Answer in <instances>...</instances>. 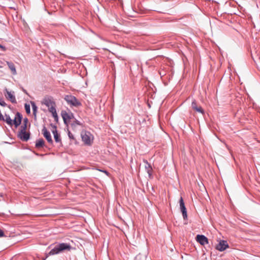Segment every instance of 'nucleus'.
Returning a JSON list of instances; mask_svg holds the SVG:
<instances>
[{
	"instance_id": "f257e3e1",
	"label": "nucleus",
	"mask_w": 260,
	"mask_h": 260,
	"mask_svg": "<svg viewBox=\"0 0 260 260\" xmlns=\"http://www.w3.org/2000/svg\"><path fill=\"white\" fill-rule=\"evenodd\" d=\"M72 247L70 244L61 243L56 244L49 252L50 255H55L62 252L66 250L70 251Z\"/></svg>"
},
{
	"instance_id": "f03ea898",
	"label": "nucleus",
	"mask_w": 260,
	"mask_h": 260,
	"mask_svg": "<svg viewBox=\"0 0 260 260\" xmlns=\"http://www.w3.org/2000/svg\"><path fill=\"white\" fill-rule=\"evenodd\" d=\"M64 99L71 107H78L81 106V102L72 95H66Z\"/></svg>"
},
{
	"instance_id": "7ed1b4c3",
	"label": "nucleus",
	"mask_w": 260,
	"mask_h": 260,
	"mask_svg": "<svg viewBox=\"0 0 260 260\" xmlns=\"http://www.w3.org/2000/svg\"><path fill=\"white\" fill-rule=\"evenodd\" d=\"M251 56L255 64L257 66V63L260 61V51L259 48H254L253 49L252 51H251Z\"/></svg>"
},
{
	"instance_id": "20e7f679",
	"label": "nucleus",
	"mask_w": 260,
	"mask_h": 260,
	"mask_svg": "<svg viewBox=\"0 0 260 260\" xmlns=\"http://www.w3.org/2000/svg\"><path fill=\"white\" fill-rule=\"evenodd\" d=\"M5 96L12 103H16V100L14 95V91H9L7 88L4 89Z\"/></svg>"
},
{
	"instance_id": "39448f33",
	"label": "nucleus",
	"mask_w": 260,
	"mask_h": 260,
	"mask_svg": "<svg viewBox=\"0 0 260 260\" xmlns=\"http://www.w3.org/2000/svg\"><path fill=\"white\" fill-rule=\"evenodd\" d=\"M180 209L182 212L183 218L184 220L187 218V214L186 208L185 206V204L182 197L180 198L179 200Z\"/></svg>"
},
{
	"instance_id": "423d86ee",
	"label": "nucleus",
	"mask_w": 260,
	"mask_h": 260,
	"mask_svg": "<svg viewBox=\"0 0 260 260\" xmlns=\"http://www.w3.org/2000/svg\"><path fill=\"white\" fill-rule=\"evenodd\" d=\"M42 133L44 137L46 138L48 142L50 144H53V141L52 139L50 132L47 129L45 126H43L42 129Z\"/></svg>"
},
{
	"instance_id": "0eeeda50",
	"label": "nucleus",
	"mask_w": 260,
	"mask_h": 260,
	"mask_svg": "<svg viewBox=\"0 0 260 260\" xmlns=\"http://www.w3.org/2000/svg\"><path fill=\"white\" fill-rule=\"evenodd\" d=\"M143 162L145 164V171L148 174L149 179L152 178V168L151 165L146 159L143 160Z\"/></svg>"
},
{
	"instance_id": "6e6552de",
	"label": "nucleus",
	"mask_w": 260,
	"mask_h": 260,
	"mask_svg": "<svg viewBox=\"0 0 260 260\" xmlns=\"http://www.w3.org/2000/svg\"><path fill=\"white\" fill-rule=\"evenodd\" d=\"M90 135V133L88 132H85L84 134H81L82 141L86 145L91 144Z\"/></svg>"
},
{
	"instance_id": "1a4fd4ad",
	"label": "nucleus",
	"mask_w": 260,
	"mask_h": 260,
	"mask_svg": "<svg viewBox=\"0 0 260 260\" xmlns=\"http://www.w3.org/2000/svg\"><path fill=\"white\" fill-rule=\"evenodd\" d=\"M228 247L229 245L227 242L224 240H221L216 246V249L220 251H223Z\"/></svg>"
},
{
	"instance_id": "9d476101",
	"label": "nucleus",
	"mask_w": 260,
	"mask_h": 260,
	"mask_svg": "<svg viewBox=\"0 0 260 260\" xmlns=\"http://www.w3.org/2000/svg\"><path fill=\"white\" fill-rule=\"evenodd\" d=\"M191 107L192 109L195 110L196 112H198L202 114H204L205 112L202 107L200 105H198L197 102L195 100H193L191 103Z\"/></svg>"
},
{
	"instance_id": "9b49d317",
	"label": "nucleus",
	"mask_w": 260,
	"mask_h": 260,
	"mask_svg": "<svg viewBox=\"0 0 260 260\" xmlns=\"http://www.w3.org/2000/svg\"><path fill=\"white\" fill-rule=\"evenodd\" d=\"M196 240L202 245L208 243V238L203 235H198L196 237Z\"/></svg>"
},
{
	"instance_id": "f8f14e48",
	"label": "nucleus",
	"mask_w": 260,
	"mask_h": 260,
	"mask_svg": "<svg viewBox=\"0 0 260 260\" xmlns=\"http://www.w3.org/2000/svg\"><path fill=\"white\" fill-rule=\"evenodd\" d=\"M43 104L46 106L47 107H50L53 105H55V103L53 101L52 97H45L43 99Z\"/></svg>"
},
{
	"instance_id": "ddd939ff",
	"label": "nucleus",
	"mask_w": 260,
	"mask_h": 260,
	"mask_svg": "<svg viewBox=\"0 0 260 260\" xmlns=\"http://www.w3.org/2000/svg\"><path fill=\"white\" fill-rule=\"evenodd\" d=\"M22 118V115L19 112H17L15 115V118L13 120V123L15 125L16 127L21 124Z\"/></svg>"
},
{
	"instance_id": "4468645a",
	"label": "nucleus",
	"mask_w": 260,
	"mask_h": 260,
	"mask_svg": "<svg viewBox=\"0 0 260 260\" xmlns=\"http://www.w3.org/2000/svg\"><path fill=\"white\" fill-rule=\"evenodd\" d=\"M18 137L22 141L26 142L30 138V134L26 131L19 132Z\"/></svg>"
},
{
	"instance_id": "2eb2a0df",
	"label": "nucleus",
	"mask_w": 260,
	"mask_h": 260,
	"mask_svg": "<svg viewBox=\"0 0 260 260\" xmlns=\"http://www.w3.org/2000/svg\"><path fill=\"white\" fill-rule=\"evenodd\" d=\"M61 115L64 123L66 125H68V120L71 119L70 114L68 113L66 111H62Z\"/></svg>"
},
{
	"instance_id": "dca6fc26",
	"label": "nucleus",
	"mask_w": 260,
	"mask_h": 260,
	"mask_svg": "<svg viewBox=\"0 0 260 260\" xmlns=\"http://www.w3.org/2000/svg\"><path fill=\"white\" fill-rule=\"evenodd\" d=\"M52 132L54 136V138L55 141L56 143H59L61 142V138H60V135L58 133L57 131L55 129H53Z\"/></svg>"
},
{
	"instance_id": "f3484780",
	"label": "nucleus",
	"mask_w": 260,
	"mask_h": 260,
	"mask_svg": "<svg viewBox=\"0 0 260 260\" xmlns=\"http://www.w3.org/2000/svg\"><path fill=\"white\" fill-rule=\"evenodd\" d=\"M30 104L32 109V114L34 116L35 120L37 119V113L38 110V107L34 102H30Z\"/></svg>"
},
{
	"instance_id": "a211bd4d",
	"label": "nucleus",
	"mask_w": 260,
	"mask_h": 260,
	"mask_svg": "<svg viewBox=\"0 0 260 260\" xmlns=\"http://www.w3.org/2000/svg\"><path fill=\"white\" fill-rule=\"evenodd\" d=\"M7 64L9 68L11 70L12 73L13 75H16L17 74V72L14 64L13 62L9 61H7Z\"/></svg>"
},
{
	"instance_id": "6ab92c4d",
	"label": "nucleus",
	"mask_w": 260,
	"mask_h": 260,
	"mask_svg": "<svg viewBox=\"0 0 260 260\" xmlns=\"http://www.w3.org/2000/svg\"><path fill=\"white\" fill-rule=\"evenodd\" d=\"M77 125L83 126V123L80 121L75 119V120L71 124V126L73 129H75Z\"/></svg>"
},
{
	"instance_id": "aec40b11",
	"label": "nucleus",
	"mask_w": 260,
	"mask_h": 260,
	"mask_svg": "<svg viewBox=\"0 0 260 260\" xmlns=\"http://www.w3.org/2000/svg\"><path fill=\"white\" fill-rule=\"evenodd\" d=\"M44 141L43 139H40L36 141L35 146L37 148L42 147L44 145Z\"/></svg>"
},
{
	"instance_id": "412c9836",
	"label": "nucleus",
	"mask_w": 260,
	"mask_h": 260,
	"mask_svg": "<svg viewBox=\"0 0 260 260\" xmlns=\"http://www.w3.org/2000/svg\"><path fill=\"white\" fill-rule=\"evenodd\" d=\"M5 121L7 122L9 125H12L13 124V120L11 119L10 116L8 114H5Z\"/></svg>"
},
{
	"instance_id": "4be33fe9",
	"label": "nucleus",
	"mask_w": 260,
	"mask_h": 260,
	"mask_svg": "<svg viewBox=\"0 0 260 260\" xmlns=\"http://www.w3.org/2000/svg\"><path fill=\"white\" fill-rule=\"evenodd\" d=\"M55 106H56V105L48 107V111H49V112L51 113V114H53L54 113L56 112V110L55 109Z\"/></svg>"
},
{
	"instance_id": "5701e85b",
	"label": "nucleus",
	"mask_w": 260,
	"mask_h": 260,
	"mask_svg": "<svg viewBox=\"0 0 260 260\" xmlns=\"http://www.w3.org/2000/svg\"><path fill=\"white\" fill-rule=\"evenodd\" d=\"M25 110L27 114H29L30 113V105L28 104H25L24 105Z\"/></svg>"
},
{
	"instance_id": "b1692460",
	"label": "nucleus",
	"mask_w": 260,
	"mask_h": 260,
	"mask_svg": "<svg viewBox=\"0 0 260 260\" xmlns=\"http://www.w3.org/2000/svg\"><path fill=\"white\" fill-rule=\"evenodd\" d=\"M20 128H21V129H20V131L19 132L26 131V128H27V125H26V124H23L21 126Z\"/></svg>"
},
{
	"instance_id": "393cba45",
	"label": "nucleus",
	"mask_w": 260,
	"mask_h": 260,
	"mask_svg": "<svg viewBox=\"0 0 260 260\" xmlns=\"http://www.w3.org/2000/svg\"><path fill=\"white\" fill-rule=\"evenodd\" d=\"M52 115L53 117V118H54V120L55 121L57 122L58 120V117L57 116V112H56L54 113L53 114H52Z\"/></svg>"
},
{
	"instance_id": "a878e982",
	"label": "nucleus",
	"mask_w": 260,
	"mask_h": 260,
	"mask_svg": "<svg viewBox=\"0 0 260 260\" xmlns=\"http://www.w3.org/2000/svg\"><path fill=\"white\" fill-rule=\"evenodd\" d=\"M0 105H1L2 106H3L4 107H5L7 106V104L5 103V102L3 100L0 99Z\"/></svg>"
},
{
	"instance_id": "bb28decb",
	"label": "nucleus",
	"mask_w": 260,
	"mask_h": 260,
	"mask_svg": "<svg viewBox=\"0 0 260 260\" xmlns=\"http://www.w3.org/2000/svg\"><path fill=\"white\" fill-rule=\"evenodd\" d=\"M68 136L70 139L74 140V137L73 135L70 132V131H68Z\"/></svg>"
},
{
	"instance_id": "cd10ccee",
	"label": "nucleus",
	"mask_w": 260,
	"mask_h": 260,
	"mask_svg": "<svg viewBox=\"0 0 260 260\" xmlns=\"http://www.w3.org/2000/svg\"><path fill=\"white\" fill-rule=\"evenodd\" d=\"M5 235H4V233L3 231L0 229V238L3 237Z\"/></svg>"
},
{
	"instance_id": "c85d7f7f",
	"label": "nucleus",
	"mask_w": 260,
	"mask_h": 260,
	"mask_svg": "<svg viewBox=\"0 0 260 260\" xmlns=\"http://www.w3.org/2000/svg\"><path fill=\"white\" fill-rule=\"evenodd\" d=\"M0 48L2 49V50L4 51H6V47L0 44Z\"/></svg>"
},
{
	"instance_id": "c756f323",
	"label": "nucleus",
	"mask_w": 260,
	"mask_h": 260,
	"mask_svg": "<svg viewBox=\"0 0 260 260\" xmlns=\"http://www.w3.org/2000/svg\"><path fill=\"white\" fill-rule=\"evenodd\" d=\"M27 122H28V119L27 118H25L24 119L23 124H26V125H27Z\"/></svg>"
},
{
	"instance_id": "7c9ffc66",
	"label": "nucleus",
	"mask_w": 260,
	"mask_h": 260,
	"mask_svg": "<svg viewBox=\"0 0 260 260\" xmlns=\"http://www.w3.org/2000/svg\"><path fill=\"white\" fill-rule=\"evenodd\" d=\"M51 126L53 127V129L57 130V127L56 125H55L53 124H51Z\"/></svg>"
},
{
	"instance_id": "2f4dec72",
	"label": "nucleus",
	"mask_w": 260,
	"mask_h": 260,
	"mask_svg": "<svg viewBox=\"0 0 260 260\" xmlns=\"http://www.w3.org/2000/svg\"><path fill=\"white\" fill-rule=\"evenodd\" d=\"M252 38H255V40H256L258 42V37H257L256 36H254V35L252 34Z\"/></svg>"
},
{
	"instance_id": "473e14b6",
	"label": "nucleus",
	"mask_w": 260,
	"mask_h": 260,
	"mask_svg": "<svg viewBox=\"0 0 260 260\" xmlns=\"http://www.w3.org/2000/svg\"><path fill=\"white\" fill-rule=\"evenodd\" d=\"M70 115L71 119L72 118H74V115L73 113H71V114H70Z\"/></svg>"
},
{
	"instance_id": "72a5a7b5",
	"label": "nucleus",
	"mask_w": 260,
	"mask_h": 260,
	"mask_svg": "<svg viewBox=\"0 0 260 260\" xmlns=\"http://www.w3.org/2000/svg\"><path fill=\"white\" fill-rule=\"evenodd\" d=\"M23 91H24L25 93H27V92H26V91L25 89H23Z\"/></svg>"
},
{
	"instance_id": "f704fd0d",
	"label": "nucleus",
	"mask_w": 260,
	"mask_h": 260,
	"mask_svg": "<svg viewBox=\"0 0 260 260\" xmlns=\"http://www.w3.org/2000/svg\"><path fill=\"white\" fill-rule=\"evenodd\" d=\"M254 32V30H252V33L253 34Z\"/></svg>"
}]
</instances>
